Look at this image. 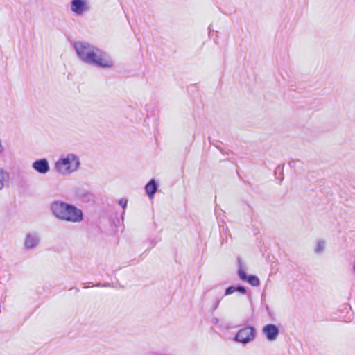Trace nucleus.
Returning a JSON list of instances; mask_svg holds the SVG:
<instances>
[{"label": "nucleus", "instance_id": "nucleus-1", "mask_svg": "<svg viewBox=\"0 0 355 355\" xmlns=\"http://www.w3.org/2000/svg\"><path fill=\"white\" fill-rule=\"evenodd\" d=\"M74 49L78 58L83 62L100 68H111L113 61L105 52L86 42H76Z\"/></svg>", "mask_w": 355, "mask_h": 355}, {"label": "nucleus", "instance_id": "nucleus-2", "mask_svg": "<svg viewBox=\"0 0 355 355\" xmlns=\"http://www.w3.org/2000/svg\"><path fill=\"white\" fill-rule=\"evenodd\" d=\"M50 210L52 214L61 221L76 223L83 220L81 209L64 201H53L51 204Z\"/></svg>", "mask_w": 355, "mask_h": 355}, {"label": "nucleus", "instance_id": "nucleus-3", "mask_svg": "<svg viewBox=\"0 0 355 355\" xmlns=\"http://www.w3.org/2000/svg\"><path fill=\"white\" fill-rule=\"evenodd\" d=\"M80 167V157L73 153L62 155L54 164L55 171L63 176L76 172Z\"/></svg>", "mask_w": 355, "mask_h": 355}, {"label": "nucleus", "instance_id": "nucleus-4", "mask_svg": "<svg viewBox=\"0 0 355 355\" xmlns=\"http://www.w3.org/2000/svg\"><path fill=\"white\" fill-rule=\"evenodd\" d=\"M255 337V329L252 327H246L241 329L235 335L234 340L243 344L252 341Z\"/></svg>", "mask_w": 355, "mask_h": 355}, {"label": "nucleus", "instance_id": "nucleus-5", "mask_svg": "<svg viewBox=\"0 0 355 355\" xmlns=\"http://www.w3.org/2000/svg\"><path fill=\"white\" fill-rule=\"evenodd\" d=\"M70 9L75 15H82L88 11L89 8L87 0H72Z\"/></svg>", "mask_w": 355, "mask_h": 355}, {"label": "nucleus", "instance_id": "nucleus-6", "mask_svg": "<svg viewBox=\"0 0 355 355\" xmlns=\"http://www.w3.org/2000/svg\"><path fill=\"white\" fill-rule=\"evenodd\" d=\"M40 242V234L36 232H29L24 239V248L26 250H33L37 248Z\"/></svg>", "mask_w": 355, "mask_h": 355}, {"label": "nucleus", "instance_id": "nucleus-7", "mask_svg": "<svg viewBox=\"0 0 355 355\" xmlns=\"http://www.w3.org/2000/svg\"><path fill=\"white\" fill-rule=\"evenodd\" d=\"M263 334L268 340H275L279 334L278 327L273 324H268L263 327Z\"/></svg>", "mask_w": 355, "mask_h": 355}, {"label": "nucleus", "instance_id": "nucleus-8", "mask_svg": "<svg viewBox=\"0 0 355 355\" xmlns=\"http://www.w3.org/2000/svg\"><path fill=\"white\" fill-rule=\"evenodd\" d=\"M33 168L41 174H46L50 170V166L46 159H40L35 161L32 164Z\"/></svg>", "mask_w": 355, "mask_h": 355}, {"label": "nucleus", "instance_id": "nucleus-9", "mask_svg": "<svg viewBox=\"0 0 355 355\" xmlns=\"http://www.w3.org/2000/svg\"><path fill=\"white\" fill-rule=\"evenodd\" d=\"M238 275L241 280L246 281L248 284L253 286H258L260 284L259 279L257 276L247 275L241 266L239 267L238 270Z\"/></svg>", "mask_w": 355, "mask_h": 355}, {"label": "nucleus", "instance_id": "nucleus-10", "mask_svg": "<svg viewBox=\"0 0 355 355\" xmlns=\"http://www.w3.org/2000/svg\"><path fill=\"white\" fill-rule=\"evenodd\" d=\"M157 189L155 180L152 179L145 187V191L150 198H152Z\"/></svg>", "mask_w": 355, "mask_h": 355}, {"label": "nucleus", "instance_id": "nucleus-11", "mask_svg": "<svg viewBox=\"0 0 355 355\" xmlns=\"http://www.w3.org/2000/svg\"><path fill=\"white\" fill-rule=\"evenodd\" d=\"M9 175L2 168H0V191L2 190L8 182Z\"/></svg>", "mask_w": 355, "mask_h": 355}, {"label": "nucleus", "instance_id": "nucleus-12", "mask_svg": "<svg viewBox=\"0 0 355 355\" xmlns=\"http://www.w3.org/2000/svg\"><path fill=\"white\" fill-rule=\"evenodd\" d=\"M325 241L323 240H318L316 243V246L315 248L314 252L316 254H320L322 253L325 248Z\"/></svg>", "mask_w": 355, "mask_h": 355}, {"label": "nucleus", "instance_id": "nucleus-13", "mask_svg": "<svg viewBox=\"0 0 355 355\" xmlns=\"http://www.w3.org/2000/svg\"><path fill=\"white\" fill-rule=\"evenodd\" d=\"M236 291V287L231 286L226 288L225 295H229Z\"/></svg>", "mask_w": 355, "mask_h": 355}, {"label": "nucleus", "instance_id": "nucleus-14", "mask_svg": "<svg viewBox=\"0 0 355 355\" xmlns=\"http://www.w3.org/2000/svg\"><path fill=\"white\" fill-rule=\"evenodd\" d=\"M128 200L125 198H121L119 200V205L125 209L127 206Z\"/></svg>", "mask_w": 355, "mask_h": 355}, {"label": "nucleus", "instance_id": "nucleus-15", "mask_svg": "<svg viewBox=\"0 0 355 355\" xmlns=\"http://www.w3.org/2000/svg\"><path fill=\"white\" fill-rule=\"evenodd\" d=\"M236 291H238L242 294H245L246 293V289L243 286H239L236 287Z\"/></svg>", "mask_w": 355, "mask_h": 355}, {"label": "nucleus", "instance_id": "nucleus-16", "mask_svg": "<svg viewBox=\"0 0 355 355\" xmlns=\"http://www.w3.org/2000/svg\"><path fill=\"white\" fill-rule=\"evenodd\" d=\"M219 304H220V300H217L215 304H214L213 306V310H216L218 306H219Z\"/></svg>", "mask_w": 355, "mask_h": 355}, {"label": "nucleus", "instance_id": "nucleus-17", "mask_svg": "<svg viewBox=\"0 0 355 355\" xmlns=\"http://www.w3.org/2000/svg\"><path fill=\"white\" fill-rule=\"evenodd\" d=\"M353 270L355 273V261L353 262Z\"/></svg>", "mask_w": 355, "mask_h": 355}]
</instances>
